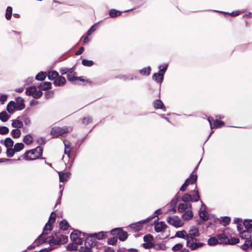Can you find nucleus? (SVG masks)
<instances>
[{"instance_id":"nucleus-50","label":"nucleus","mask_w":252,"mask_h":252,"mask_svg":"<svg viewBox=\"0 0 252 252\" xmlns=\"http://www.w3.org/2000/svg\"><path fill=\"white\" fill-rule=\"evenodd\" d=\"M187 208V205L185 203H181L179 204L178 210L180 213H183L186 211V210Z\"/></svg>"},{"instance_id":"nucleus-18","label":"nucleus","mask_w":252,"mask_h":252,"mask_svg":"<svg viewBox=\"0 0 252 252\" xmlns=\"http://www.w3.org/2000/svg\"><path fill=\"white\" fill-rule=\"evenodd\" d=\"M66 83L65 78L62 76H59L54 81V84L56 86H62Z\"/></svg>"},{"instance_id":"nucleus-46","label":"nucleus","mask_w":252,"mask_h":252,"mask_svg":"<svg viewBox=\"0 0 252 252\" xmlns=\"http://www.w3.org/2000/svg\"><path fill=\"white\" fill-rule=\"evenodd\" d=\"M231 219L228 217H222L220 220V222L224 226L228 225L230 222Z\"/></svg>"},{"instance_id":"nucleus-1","label":"nucleus","mask_w":252,"mask_h":252,"mask_svg":"<svg viewBox=\"0 0 252 252\" xmlns=\"http://www.w3.org/2000/svg\"><path fill=\"white\" fill-rule=\"evenodd\" d=\"M239 238L232 236L231 230L226 228L221 233L217 235V237H212L208 240V244L210 246L216 245L217 244L234 245L239 243Z\"/></svg>"},{"instance_id":"nucleus-62","label":"nucleus","mask_w":252,"mask_h":252,"mask_svg":"<svg viewBox=\"0 0 252 252\" xmlns=\"http://www.w3.org/2000/svg\"><path fill=\"white\" fill-rule=\"evenodd\" d=\"M121 228H115L110 231V234L112 235L117 234L118 235V232L120 231Z\"/></svg>"},{"instance_id":"nucleus-61","label":"nucleus","mask_w":252,"mask_h":252,"mask_svg":"<svg viewBox=\"0 0 252 252\" xmlns=\"http://www.w3.org/2000/svg\"><path fill=\"white\" fill-rule=\"evenodd\" d=\"M7 95L6 94H2L0 96V103L3 104L4 102L7 100Z\"/></svg>"},{"instance_id":"nucleus-39","label":"nucleus","mask_w":252,"mask_h":252,"mask_svg":"<svg viewBox=\"0 0 252 252\" xmlns=\"http://www.w3.org/2000/svg\"><path fill=\"white\" fill-rule=\"evenodd\" d=\"M83 233H82L81 232H80L79 231L74 230L70 234V239L72 241H73V238L77 239L79 237H81V234L83 235Z\"/></svg>"},{"instance_id":"nucleus-40","label":"nucleus","mask_w":252,"mask_h":252,"mask_svg":"<svg viewBox=\"0 0 252 252\" xmlns=\"http://www.w3.org/2000/svg\"><path fill=\"white\" fill-rule=\"evenodd\" d=\"M153 79L158 83H161L163 80V77L158 73H155L153 75Z\"/></svg>"},{"instance_id":"nucleus-7","label":"nucleus","mask_w":252,"mask_h":252,"mask_svg":"<svg viewBox=\"0 0 252 252\" xmlns=\"http://www.w3.org/2000/svg\"><path fill=\"white\" fill-rule=\"evenodd\" d=\"M197 179V175L196 173H194V172L193 171L190 175L189 177L187 179L184 183V184L181 187L180 190L182 191H184L187 189V187L189 186V184H194Z\"/></svg>"},{"instance_id":"nucleus-5","label":"nucleus","mask_w":252,"mask_h":252,"mask_svg":"<svg viewBox=\"0 0 252 252\" xmlns=\"http://www.w3.org/2000/svg\"><path fill=\"white\" fill-rule=\"evenodd\" d=\"M68 241V237L60 232H53L49 236L48 244L51 247L54 245H63Z\"/></svg>"},{"instance_id":"nucleus-36","label":"nucleus","mask_w":252,"mask_h":252,"mask_svg":"<svg viewBox=\"0 0 252 252\" xmlns=\"http://www.w3.org/2000/svg\"><path fill=\"white\" fill-rule=\"evenodd\" d=\"M47 73L46 72L41 71L36 75L35 79L38 81H43L45 79Z\"/></svg>"},{"instance_id":"nucleus-2","label":"nucleus","mask_w":252,"mask_h":252,"mask_svg":"<svg viewBox=\"0 0 252 252\" xmlns=\"http://www.w3.org/2000/svg\"><path fill=\"white\" fill-rule=\"evenodd\" d=\"M106 232H100L93 234L83 233V236L85 237L84 246H81L79 248L80 252H93L92 248L96 246L97 241L96 239L102 240L107 237Z\"/></svg>"},{"instance_id":"nucleus-53","label":"nucleus","mask_w":252,"mask_h":252,"mask_svg":"<svg viewBox=\"0 0 252 252\" xmlns=\"http://www.w3.org/2000/svg\"><path fill=\"white\" fill-rule=\"evenodd\" d=\"M9 132V129L7 127L3 126L0 127V134L4 135Z\"/></svg>"},{"instance_id":"nucleus-44","label":"nucleus","mask_w":252,"mask_h":252,"mask_svg":"<svg viewBox=\"0 0 252 252\" xmlns=\"http://www.w3.org/2000/svg\"><path fill=\"white\" fill-rule=\"evenodd\" d=\"M12 13V8L11 6H8L6 9L5 18L7 20H10L11 18Z\"/></svg>"},{"instance_id":"nucleus-13","label":"nucleus","mask_w":252,"mask_h":252,"mask_svg":"<svg viewBox=\"0 0 252 252\" xmlns=\"http://www.w3.org/2000/svg\"><path fill=\"white\" fill-rule=\"evenodd\" d=\"M240 240L252 239V230H243L239 233Z\"/></svg>"},{"instance_id":"nucleus-51","label":"nucleus","mask_w":252,"mask_h":252,"mask_svg":"<svg viewBox=\"0 0 252 252\" xmlns=\"http://www.w3.org/2000/svg\"><path fill=\"white\" fill-rule=\"evenodd\" d=\"M82 63L83 65L86 66H91L94 64V62L91 60L83 59L82 61Z\"/></svg>"},{"instance_id":"nucleus-57","label":"nucleus","mask_w":252,"mask_h":252,"mask_svg":"<svg viewBox=\"0 0 252 252\" xmlns=\"http://www.w3.org/2000/svg\"><path fill=\"white\" fill-rule=\"evenodd\" d=\"M77 248L78 247L75 245V244L73 243L69 244L67 246V250L70 251L77 250Z\"/></svg>"},{"instance_id":"nucleus-33","label":"nucleus","mask_w":252,"mask_h":252,"mask_svg":"<svg viewBox=\"0 0 252 252\" xmlns=\"http://www.w3.org/2000/svg\"><path fill=\"white\" fill-rule=\"evenodd\" d=\"M243 224L246 228L245 230H252V220H245L243 222Z\"/></svg>"},{"instance_id":"nucleus-23","label":"nucleus","mask_w":252,"mask_h":252,"mask_svg":"<svg viewBox=\"0 0 252 252\" xmlns=\"http://www.w3.org/2000/svg\"><path fill=\"white\" fill-rule=\"evenodd\" d=\"M23 141L27 145H30L33 142V137L31 134H27L24 137Z\"/></svg>"},{"instance_id":"nucleus-14","label":"nucleus","mask_w":252,"mask_h":252,"mask_svg":"<svg viewBox=\"0 0 252 252\" xmlns=\"http://www.w3.org/2000/svg\"><path fill=\"white\" fill-rule=\"evenodd\" d=\"M0 143L4 145L7 148V149L13 148L14 146V141L10 137H7L5 138V140H1L0 141Z\"/></svg>"},{"instance_id":"nucleus-10","label":"nucleus","mask_w":252,"mask_h":252,"mask_svg":"<svg viewBox=\"0 0 252 252\" xmlns=\"http://www.w3.org/2000/svg\"><path fill=\"white\" fill-rule=\"evenodd\" d=\"M167 222L176 227H179L183 225V222L176 217L169 216L166 220Z\"/></svg>"},{"instance_id":"nucleus-52","label":"nucleus","mask_w":252,"mask_h":252,"mask_svg":"<svg viewBox=\"0 0 252 252\" xmlns=\"http://www.w3.org/2000/svg\"><path fill=\"white\" fill-rule=\"evenodd\" d=\"M56 214L54 212H52L50 215L48 222L53 223L56 220Z\"/></svg>"},{"instance_id":"nucleus-3","label":"nucleus","mask_w":252,"mask_h":252,"mask_svg":"<svg viewBox=\"0 0 252 252\" xmlns=\"http://www.w3.org/2000/svg\"><path fill=\"white\" fill-rule=\"evenodd\" d=\"M200 235L199 229L196 226H192L188 233V239L187 242V246L192 251L195 250L204 245L202 243H198L197 239L195 237Z\"/></svg>"},{"instance_id":"nucleus-37","label":"nucleus","mask_w":252,"mask_h":252,"mask_svg":"<svg viewBox=\"0 0 252 252\" xmlns=\"http://www.w3.org/2000/svg\"><path fill=\"white\" fill-rule=\"evenodd\" d=\"M11 134L13 138L16 139L20 137L21 132L19 129H14L11 131Z\"/></svg>"},{"instance_id":"nucleus-49","label":"nucleus","mask_w":252,"mask_h":252,"mask_svg":"<svg viewBox=\"0 0 252 252\" xmlns=\"http://www.w3.org/2000/svg\"><path fill=\"white\" fill-rule=\"evenodd\" d=\"M118 241L117 236L113 237L110 238L107 240V243L109 245H115L117 243Z\"/></svg>"},{"instance_id":"nucleus-19","label":"nucleus","mask_w":252,"mask_h":252,"mask_svg":"<svg viewBox=\"0 0 252 252\" xmlns=\"http://www.w3.org/2000/svg\"><path fill=\"white\" fill-rule=\"evenodd\" d=\"M52 223H50L49 222H48L45 225L43 231L41 235H39V238H41L42 237V235H47L48 232V231H50L53 229Z\"/></svg>"},{"instance_id":"nucleus-35","label":"nucleus","mask_w":252,"mask_h":252,"mask_svg":"<svg viewBox=\"0 0 252 252\" xmlns=\"http://www.w3.org/2000/svg\"><path fill=\"white\" fill-rule=\"evenodd\" d=\"M122 13V12L117 10L114 9H112L109 10V15L111 18H115L118 16H120Z\"/></svg>"},{"instance_id":"nucleus-41","label":"nucleus","mask_w":252,"mask_h":252,"mask_svg":"<svg viewBox=\"0 0 252 252\" xmlns=\"http://www.w3.org/2000/svg\"><path fill=\"white\" fill-rule=\"evenodd\" d=\"M10 116L8 115L7 113L3 111L0 113V120L3 122H6L9 119Z\"/></svg>"},{"instance_id":"nucleus-27","label":"nucleus","mask_w":252,"mask_h":252,"mask_svg":"<svg viewBox=\"0 0 252 252\" xmlns=\"http://www.w3.org/2000/svg\"><path fill=\"white\" fill-rule=\"evenodd\" d=\"M224 125V123L223 121L216 120L214 121V124H211V128H220Z\"/></svg>"},{"instance_id":"nucleus-28","label":"nucleus","mask_w":252,"mask_h":252,"mask_svg":"<svg viewBox=\"0 0 252 252\" xmlns=\"http://www.w3.org/2000/svg\"><path fill=\"white\" fill-rule=\"evenodd\" d=\"M59 73L55 70L49 71L47 73V76L48 77V79L51 80L56 79L57 78L59 77Z\"/></svg>"},{"instance_id":"nucleus-26","label":"nucleus","mask_w":252,"mask_h":252,"mask_svg":"<svg viewBox=\"0 0 252 252\" xmlns=\"http://www.w3.org/2000/svg\"><path fill=\"white\" fill-rule=\"evenodd\" d=\"M128 233L121 228L120 229L119 232H118V238L119 240L122 241H124L126 240L128 237Z\"/></svg>"},{"instance_id":"nucleus-17","label":"nucleus","mask_w":252,"mask_h":252,"mask_svg":"<svg viewBox=\"0 0 252 252\" xmlns=\"http://www.w3.org/2000/svg\"><path fill=\"white\" fill-rule=\"evenodd\" d=\"M166 228L167 225L162 221L157 223L155 225V230L157 232L164 231Z\"/></svg>"},{"instance_id":"nucleus-15","label":"nucleus","mask_w":252,"mask_h":252,"mask_svg":"<svg viewBox=\"0 0 252 252\" xmlns=\"http://www.w3.org/2000/svg\"><path fill=\"white\" fill-rule=\"evenodd\" d=\"M154 107L156 109H161L163 111H166V108L160 99H157L153 103Z\"/></svg>"},{"instance_id":"nucleus-42","label":"nucleus","mask_w":252,"mask_h":252,"mask_svg":"<svg viewBox=\"0 0 252 252\" xmlns=\"http://www.w3.org/2000/svg\"><path fill=\"white\" fill-rule=\"evenodd\" d=\"M200 199V196L199 195V191L198 190H194L193 192V195L192 196V201L197 202Z\"/></svg>"},{"instance_id":"nucleus-29","label":"nucleus","mask_w":252,"mask_h":252,"mask_svg":"<svg viewBox=\"0 0 252 252\" xmlns=\"http://www.w3.org/2000/svg\"><path fill=\"white\" fill-rule=\"evenodd\" d=\"M144 222L145 221L142 223L141 222H138L134 224H131L130 225V227L136 231H140L143 229L142 224L144 223Z\"/></svg>"},{"instance_id":"nucleus-48","label":"nucleus","mask_w":252,"mask_h":252,"mask_svg":"<svg viewBox=\"0 0 252 252\" xmlns=\"http://www.w3.org/2000/svg\"><path fill=\"white\" fill-rule=\"evenodd\" d=\"M143 240L146 243L151 242L154 240V237L152 235L149 234L144 236Z\"/></svg>"},{"instance_id":"nucleus-60","label":"nucleus","mask_w":252,"mask_h":252,"mask_svg":"<svg viewBox=\"0 0 252 252\" xmlns=\"http://www.w3.org/2000/svg\"><path fill=\"white\" fill-rule=\"evenodd\" d=\"M36 142L39 145H44L46 143L45 139L43 137L38 138Z\"/></svg>"},{"instance_id":"nucleus-56","label":"nucleus","mask_w":252,"mask_h":252,"mask_svg":"<svg viewBox=\"0 0 252 252\" xmlns=\"http://www.w3.org/2000/svg\"><path fill=\"white\" fill-rule=\"evenodd\" d=\"M54 92L53 91H47L45 93V97L46 99L50 98L53 97Z\"/></svg>"},{"instance_id":"nucleus-16","label":"nucleus","mask_w":252,"mask_h":252,"mask_svg":"<svg viewBox=\"0 0 252 252\" xmlns=\"http://www.w3.org/2000/svg\"><path fill=\"white\" fill-rule=\"evenodd\" d=\"M6 110L11 114H12L15 110H17L16 102L14 101H10L9 102L7 105Z\"/></svg>"},{"instance_id":"nucleus-54","label":"nucleus","mask_w":252,"mask_h":252,"mask_svg":"<svg viewBox=\"0 0 252 252\" xmlns=\"http://www.w3.org/2000/svg\"><path fill=\"white\" fill-rule=\"evenodd\" d=\"M182 248H183V245L181 243H178V244H176L175 246H174L172 247V250L173 251H178L181 250L182 249Z\"/></svg>"},{"instance_id":"nucleus-45","label":"nucleus","mask_w":252,"mask_h":252,"mask_svg":"<svg viewBox=\"0 0 252 252\" xmlns=\"http://www.w3.org/2000/svg\"><path fill=\"white\" fill-rule=\"evenodd\" d=\"M92 122L93 119L89 116L84 117L82 120V124L85 125H89V124L92 123Z\"/></svg>"},{"instance_id":"nucleus-63","label":"nucleus","mask_w":252,"mask_h":252,"mask_svg":"<svg viewBox=\"0 0 252 252\" xmlns=\"http://www.w3.org/2000/svg\"><path fill=\"white\" fill-rule=\"evenodd\" d=\"M95 30V25H93L88 31V32L86 33V34H88V35H90Z\"/></svg>"},{"instance_id":"nucleus-20","label":"nucleus","mask_w":252,"mask_h":252,"mask_svg":"<svg viewBox=\"0 0 252 252\" xmlns=\"http://www.w3.org/2000/svg\"><path fill=\"white\" fill-rule=\"evenodd\" d=\"M39 91H47L52 88V84L49 82H45L38 86Z\"/></svg>"},{"instance_id":"nucleus-9","label":"nucleus","mask_w":252,"mask_h":252,"mask_svg":"<svg viewBox=\"0 0 252 252\" xmlns=\"http://www.w3.org/2000/svg\"><path fill=\"white\" fill-rule=\"evenodd\" d=\"M68 132L67 127H54L51 130V135L53 137H58L60 136H63Z\"/></svg>"},{"instance_id":"nucleus-34","label":"nucleus","mask_w":252,"mask_h":252,"mask_svg":"<svg viewBox=\"0 0 252 252\" xmlns=\"http://www.w3.org/2000/svg\"><path fill=\"white\" fill-rule=\"evenodd\" d=\"M11 125L13 127L19 129L23 126V124L22 121L18 120H13Z\"/></svg>"},{"instance_id":"nucleus-30","label":"nucleus","mask_w":252,"mask_h":252,"mask_svg":"<svg viewBox=\"0 0 252 252\" xmlns=\"http://www.w3.org/2000/svg\"><path fill=\"white\" fill-rule=\"evenodd\" d=\"M193 217V213L191 211H186L182 215V218L185 220H190Z\"/></svg>"},{"instance_id":"nucleus-11","label":"nucleus","mask_w":252,"mask_h":252,"mask_svg":"<svg viewBox=\"0 0 252 252\" xmlns=\"http://www.w3.org/2000/svg\"><path fill=\"white\" fill-rule=\"evenodd\" d=\"M240 242L242 243L241 245L240 246V248L245 251L247 252L249 250H252V239H244V240H240Z\"/></svg>"},{"instance_id":"nucleus-31","label":"nucleus","mask_w":252,"mask_h":252,"mask_svg":"<svg viewBox=\"0 0 252 252\" xmlns=\"http://www.w3.org/2000/svg\"><path fill=\"white\" fill-rule=\"evenodd\" d=\"M76 75H77V73H68L67 74V80L72 82V83H76Z\"/></svg>"},{"instance_id":"nucleus-58","label":"nucleus","mask_w":252,"mask_h":252,"mask_svg":"<svg viewBox=\"0 0 252 252\" xmlns=\"http://www.w3.org/2000/svg\"><path fill=\"white\" fill-rule=\"evenodd\" d=\"M199 216L200 218L204 220H206L208 219V218L206 215V212L205 211L200 212L199 213Z\"/></svg>"},{"instance_id":"nucleus-25","label":"nucleus","mask_w":252,"mask_h":252,"mask_svg":"<svg viewBox=\"0 0 252 252\" xmlns=\"http://www.w3.org/2000/svg\"><path fill=\"white\" fill-rule=\"evenodd\" d=\"M175 236L176 237L186 239V240H187V241H188V233L184 230H182V231H178L177 232H176Z\"/></svg>"},{"instance_id":"nucleus-4","label":"nucleus","mask_w":252,"mask_h":252,"mask_svg":"<svg viewBox=\"0 0 252 252\" xmlns=\"http://www.w3.org/2000/svg\"><path fill=\"white\" fill-rule=\"evenodd\" d=\"M43 149L41 146H37L35 148L27 150L21 155L17 160H34L40 158L43 154Z\"/></svg>"},{"instance_id":"nucleus-38","label":"nucleus","mask_w":252,"mask_h":252,"mask_svg":"<svg viewBox=\"0 0 252 252\" xmlns=\"http://www.w3.org/2000/svg\"><path fill=\"white\" fill-rule=\"evenodd\" d=\"M168 67V64H165L163 65H160L159 66V70L158 72V74H159L164 77V74L165 73Z\"/></svg>"},{"instance_id":"nucleus-8","label":"nucleus","mask_w":252,"mask_h":252,"mask_svg":"<svg viewBox=\"0 0 252 252\" xmlns=\"http://www.w3.org/2000/svg\"><path fill=\"white\" fill-rule=\"evenodd\" d=\"M25 93L27 95L32 96L35 99L39 98L42 95V92L39 90L37 91L36 87L35 86L27 88Z\"/></svg>"},{"instance_id":"nucleus-12","label":"nucleus","mask_w":252,"mask_h":252,"mask_svg":"<svg viewBox=\"0 0 252 252\" xmlns=\"http://www.w3.org/2000/svg\"><path fill=\"white\" fill-rule=\"evenodd\" d=\"M15 100L17 111L22 110L25 108V100L23 98L18 96L16 97Z\"/></svg>"},{"instance_id":"nucleus-55","label":"nucleus","mask_w":252,"mask_h":252,"mask_svg":"<svg viewBox=\"0 0 252 252\" xmlns=\"http://www.w3.org/2000/svg\"><path fill=\"white\" fill-rule=\"evenodd\" d=\"M153 246L154 243L152 242L149 243H145L143 244V247L145 249H149L152 248Z\"/></svg>"},{"instance_id":"nucleus-59","label":"nucleus","mask_w":252,"mask_h":252,"mask_svg":"<svg viewBox=\"0 0 252 252\" xmlns=\"http://www.w3.org/2000/svg\"><path fill=\"white\" fill-rule=\"evenodd\" d=\"M72 242L75 244L81 245L83 243V240L82 238H81V237H79L77 239L73 238V241Z\"/></svg>"},{"instance_id":"nucleus-47","label":"nucleus","mask_w":252,"mask_h":252,"mask_svg":"<svg viewBox=\"0 0 252 252\" xmlns=\"http://www.w3.org/2000/svg\"><path fill=\"white\" fill-rule=\"evenodd\" d=\"M182 200L184 202H187L189 201H192V196L189 193H185L182 198Z\"/></svg>"},{"instance_id":"nucleus-24","label":"nucleus","mask_w":252,"mask_h":252,"mask_svg":"<svg viewBox=\"0 0 252 252\" xmlns=\"http://www.w3.org/2000/svg\"><path fill=\"white\" fill-rule=\"evenodd\" d=\"M45 235H42V237L41 238H39V236H38V238L35 241L34 243L37 246H39L40 245L48 243V240H49V237H45Z\"/></svg>"},{"instance_id":"nucleus-43","label":"nucleus","mask_w":252,"mask_h":252,"mask_svg":"<svg viewBox=\"0 0 252 252\" xmlns=\"http://www.w3.org/2000/svg\"><path fill=\"white\" fill-rule=\"evenodd\" d=\"M151 68L150 67H145L140 70V73L142 75L148 76L150 75Z\"/></svg>"},{"instance_id":"nucleus-22","label":"nucleus","mask_w":252,"mask_h":252,"mask_svg":"<svg viewBox=\"0 0 252 252\" xmlns=\"http://www.w3.org/2000/svg\"><path fill=\"white\" fill-rule=\"evenodd\" d=\"M70 175V173L68 172H59V175L60 181L61 182H64L67 181Z\"/></svg>"},{"instance_id":"nucleus-6","label":"nucleus","mask_w":252,"mask_h":252,"mask_svg":"<svg viewBox=\"0 0 252 252\" xmlns=\"http://www.w3.org/2000/svg\"><path fill=\"white\" fill-rule=\"evenodd\" d=\"M25 148V145L22 143H17L14 146L13 148H8L6 150V156L8 158L12 157L15 153L19 152Z\"/></svg>"},{"instance_id":"nucleus-64","label":"nucleus","mask_w":252,"mask_h":252,"mask_svg":"<svg viewBox=\"0 0 252 252\" xmlns=\"http://www.w3.org/2000/svg\"><path fill=\"white\" fill-rule=\"evenodd\" d=\"M68 71L69 70H68V68L66 67L62 68L60 69V72L62 75L67 74L68 73Z\"/></svg>"},{"instance_id":"nucleus-32","label":"nucleus","mask_w":252,"mask_h":252,"mask_svg":"<svg viewBox=\"0 0 252 252\" xmlns=\"http://www.w3.org/2000/svg\"><path fill=\"white\" fill-rule=\"evenodd\" d=\"M59 227L61 229L66 230L69 228V225L66 220H63L60 222Z\"/></svg>"},{"instance_id":"nucleus-21","label":"nucleus","mask_w":252,"mask_h":252,"mask_svg":"<svg viewBox=\"0 0 252 252\" xmlns=\"http://www.w3.org/2000/svg\"><path fill=\"white\" fill-rule=\"evenodd\" d=\"M63 143L64 145V154L67 155L68 157L69 158L70 153L71 150V143L67 140H64L63 141Z\"/></svg>"}]
</instances>
